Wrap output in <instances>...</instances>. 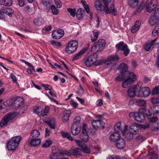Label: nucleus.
I'll return each instance as SVG.
<instances>
[{"mask_svg":"<svg viewBox=\"0 0 159 159\" xmlns=\"http://www.w3.org/2000/svg\"><path fill=\"white\" fill-rule=\"evenodd\" d=\"M128 67L127 65L124 63L120 64L117 68L120 73H123L127 75V78L123 82L122 86L124 88H127L128 85L134 83L137 79V77L133 72L128 71Z\"/></svg>","mask_w":159,"mask_h":159,"instance_id":"1","label":"nucleus"},{"mask_svg":"<svg viewBox=\"0 0 159 159\" xmlns=\"http://www.w3.org/2000/svg\"><path fill=\"white\" fill-rule=\"evenodd\" d=\"M17 116L16 112H9L4 116L0 122V126L1 128L7 126L12 122L13 120Z\"/></svg>","mask_w":159,"mask_h":159,"instance_id":"2","label":"nucleus"},{"mask_svg":"<svg viewBox=\"0 0 159 159\" xmlns=\"http://www.w3.org/2000/svg\"><path fill=\"white\" fill-rule=\"evenodd\" d=\"M21 140V137L20 136L12 137L7 143V148L8 149L11 151L16 149Z\"/></svg>","mask_w":159,"mask_h":159,"instance_id":"3","label":"nucleus"},{"mask_svg":"<svg viewBox=\"0 0 159 159\" xmlns=\"http://www.w3.org/2000/svg\"><path fill=\"white\" fill-rule=\"evenodd\" d=\"M106 43L104 39H99L98 42H95L91 48V51L93 53L101 52L105 47Z\"/></svg>","mask_w":159,"mask_h":159,"instance_id":"4","label":"nucleus"},{"mask_svg":"<svg viewBox=\"0 0 159 159\" xmlns=\"http://www.w3.org/2000/svg\"><path fill=\"white\" fill-rule=\"evenodd\" d=\"M78 46L77 41L76 40H72L68 44L65 48V51L68 53H72L76 51Z\"/></svg>","mask_w":159,"mask_h":159,"instance_id":"5","label":"nucleus"},{"mask_svg":"<svg viewBox=\"0 0 159 159\" xmlns=\"http://www.w3.org/2000/svg\"><path fill=\"white\" fill-rule=\"evenodd\" d=\"M116 47L117 48V51H120L122 52L125 56H127L129 53L130 51L128 48L127 44H125L123 42H120L116 44Z\"/></svg>","mask_w":159,"mask_h":159,"instance_id":"6","label":"nucleus"},{"mask_svg":"<svg viewBox=\"0 0 159 159\" xmlns=\"http://www.w3.org/2000/svg\"><path fill=\"white\" fill-rule=\"evenodd\" d=\"M98 56L96 54H94L89 56L85 61V64L87 67H90L97 61Z\"/></svg>","mask_w":159,"mask_h":159,"instance_id":"7","label":"nucleus"},{"mask_svg":"<svg viewBox=\"0 0 159 159\" xmlns=\"http://www.w3.org/2000/svg\"><path fill=\"white\" fill-rule=\"evenodd\" d=\"M140 88V86L138 83L134 87L130 88L128 91V94L130 97H137V94H138L139 89Z\"/></svg>","mask_w":159,"mask_h":159,"instance_id":"8","label":"nucleus"},{"mask_svg":"<svg viewBox=\"0 0 159 159\" xmlns=\"http://www.w3.org/2000/svg\"><path fill=\"white\" fill-rule=\"evenodd\" d=\"M138 94H137V97H148L151 91L149 88L148 87H144L140 88L139 89Z\"/></svg>","mask_w":159,"mask_h":159,"instance_id":"9","label":"nucleus"},{"mask_svg":"<svg viewBox=\"0 0 159 159\" xmlns=\"http://www.w3.org/2000/svg\"><path fill=\"white\" fill-rule=\"evenodd\" d=\"M158 0H151L146 7L147 11L151 13L153 10L158 5Z\"/></svg>","mask_w":159,"mask_h":159,"instance_id":"10","label":"nucleus"},{"mask_svg":"<svg viewBox=\"0 0 159 159\" xmlns=\"http://www.w3.org/2000/svg\"><path fill=\"white\" fill-rule=\"evenodd\" d=\"M120 59L119 56L115 54L111 55L108 57L105 61L104 63L107 65H109L111 63L112 61L117 62Z\"/></svg>","mask_w":159,"mask_h":159,"instance_id":"11","label":"nucleus"},{"mask_svg":"<svg viewBox=\"0 0 159 159\" xmlns=\"http://www.w3.org/2000/svg\"><path fill=\"white\" fill-rule=\"evenodd\" d=\"M64 31L62 29H58L53 31L52 36L54 39H59L64 35Z\"/></svg>","mask_w":159,"mask_h":159,"instance_id":"12","label":"nucleus"},{"mask_svg":"<svg viewBox=\"0 0 159 159\" xmlns=\"http://www.w3.org/2000/svg\"><path fill=\"white\" fill-rule=\"evenodd\" d=\"M139 127L137 123H134L129 127V132L131 134H136L139 133Z\"/></svg>","mask_w":159,"mask_h":159,"instance_id":"13","label":"nucleus"},{"mask_svg":"<svg viewBox=\"0 0 159 159\" xmlns=\"http://www.w3.org/2000/svg\"><path fill=\"white\" fill-rule=\"evenodd\" d=\"M27 143L32 146L36 147L41 143V141L40 139L30 138L27 141Z\"/></svg>","mask_w":159,"mask_h":159,"instance_id":"14","label":"nucleus"},{"mask_svg":"<svg viewBox=\"0 0 159 159\" xmlns=\"http://www.w3.org/2000/svg\"><path fill=\"white\" fill-rule=\"evenodd\" d=\"M157 38H156L154 40L151 41H148L146 43L144 46V48L146 51H149L152 47L156 42Z\"/></svg>","mask_w":159,"mask_h":159,"instance_id":"15","label":"nucleus"},{"mask_svg":"<svg viewBox=\"0 0 159 159\" xmlns=\"http://www.w3.org/2000/svg\"><path fill=\"white\" fill-rule=\"evenodd\" d=\"M43 122L48 125L52 129H54L55 128V119L53 118H50L48 120L45 119Z\"/></svg>","mask_w":159,"mask_h":159,"instance_id":"16","label":"nucleus"},{"mask_svg":"<svg viewBox=\"0 0 159 159\" xmlns=\"http://www.w3.org/2000/svg\"><path fill=\"white\" fill-rule=\"evenodd\" d=\"M91 124L93 128L95 129H97L102 126L103 122L101 120H95L92 121Z\"/></svg>","mask_w":159,"mask_h":159,"instance_id":"17","label":"nucleus"},{"mask_svg":"<svg viewBox=\"0 0 159 159\" xmlns=\"http://www.w3.org/2000/svg\"><path fill=\"white\" fill-rule=\"evenodd\" d=\"M80 131V127L76 125H72L71 127V133L74 135L78 134Z\"/></svg>","mask_w":159,"mask_h":159,"instance_id":"18","label":"nucleus"},{"mask_svg":"<svg viewBox=\"0 0 159 159\" xmlns=\"http://www.w3.org/2000/svg\"><path fill=\"white\" fill-rule=\"evenodd\" d=\"M116 144L118 148L122 149L125 146V142L124 139H120L116 141Z\"/></svg>","mask_w":159,"mask_h":159,"instance_id":"19","label":"nucleus"},{"mask_svg":"<svg viewBox=\"0 0 159 159\" xmlns=\"http://www.w3.org/2000/svg\"><path fill=\"white\" fill-rule=\"evenodd\" d=\"M135 120L139 122H143L145 120V116L143 114L136 112L135 116Z\"/></svg>","mask_w":159,"mask_h":159,"instance_id":"20","label":"nucleus"},{"mask_svg":"<svg viewBox=\"0 0 159 159\" xmlns=\"http://www.w3.org/2000/svg\"><path fill=\"white\" fill-rule=\"evenodd\" d=\"M85 11L82 8H80L76 11L77 18L80 20L83 19L84 16Z\"/></svg>","mask_w":159,"mask_h":159,"instance_id":"21","label":"nucleus"},{"mask_svg":"<svg viewBox=\"0 0 159 159\" xmlns=\"http://www.w3.org/2000/svg\"><path fill=\"white\" fill-rule=\"evenodd\" d=\"M23 102L24 99L22 97H20L16 98L14 101L15 105L16 108H18L21 106L23 105Z\"/></svg>","mask_w":159,"mask_h":159,"instance_id":"22","label":"nucleus"},{"mask_svg":"<svg viewBox=\"0 0 159 159\" xmlns=\"http://www.w3.org/2000/svg\"><path fill=\"white\" fill-rule=\"evenodd\" d=\"M120 136L119 132H115L111 134L110 137V140L111 141L116 142L120 139Z\"/></svg>","mask_w":159,"mask_h":159,"instance_id":"23","label":"nucleus"},{"mask_svg":"<svg viewBox=\"0 0 159 159\" xmlns=\"http://www.w3.org/2000/svg\"><path fill=\"white\" fill-rule=\"evenodd\" d=\"M140 25L141 23L140 21H136L131 29V32L134 33L138 31L140 28Z\"/></svg>","mask_w":159,"mask_h":159,"instance_id":"24","label":"nucleus"},{"mask_svg":"<svg viewBox=\"0 0 159 159\" xmlns=\"http://www.w3.org/2000/svg\"><path fill=\"white\" fill-rule=\"evenodd\" d=\"M102 2L104 5V10L105 11L106 13L107 14H109L111 12H110L109 9L108 8V5L110 3L111 0H102Z\"/></svg>","mask_w":159,"mask_h":159,"instance_id":"25","label":"nucleus"},{"mask_svg":"<svg viewBox=\"0 0 159 159\" xmlns=\"http://www.w3.org/2000/svg\"><path fill=\"white\" fill-rule=\"evenodd\" d=\"M71 112L69 110L64 111L63 112V116L62 120L63 122H66L69 120Z\"/></svg>","mask_w":159,"mask_h":159,"instance_id":"26","label":"nucleus"},{"mask_svg":"<svg viewBox=\"0 0 159 159\" xmlns=\"http://www.w3.org/2000/svg\"><path fill=\"white\" fill-rule=\"evenodd\" d=\"M80 148L81 151L86 154L89 153L90 152V148L84 143L81 145Z\"/></svg>","mask_w":159,"mask_h":159,"instance_id":"27","label":"nucleus"},{"mask_svg":"<svg viewBox=\"0 0 159 159\" xmlns=\"http://www.w3.org/2000/svg\"><path fill=\"white\" fill-rule=\"evenodd\" d=\"M85 49H83L80 50L77 54L75 55L72 59L73 60H76L81 58V56L83 55L86 52Z\"/></svg>","mask_w":159,"mask_h":159,"instance_id":"28","label":"nucleus"},{"mask_svg":"<svg viewBox=\"0 0 159 159\" xmlns=\"http://www.w3.org/2000/svg\"><path fill=\"white\" fill-rule=\"evenodd\" d=\"M139 0H128V4L132 8H134L139 4Z\"/></svg>","mask_w":159,"mask_h":159,"instance_id":"29","label":"nucleus"},{"mask_svg":"<svg viewBox=\"0 0 159 159\" xmlns=\"http://www.w3.org/2000/svg\"><path fill=\"white\" fill-rule=\"evenodd\" d=\"M12 3V0H0V4L5 6H11Z\"/></svg>","mask_w":159,"mask_h":159,"instance_id":"30","label":"nucleus"},{"mask_svg":"<svg viewBox=\"0 0 159 159\" xmlns=\"http://www.w3.org/2000/svg\"><path fill=\"white\" fill-rule=\"evenodd\" d=\"M80 139L83 141L85 142H87L89 139V137L88 135L87 132L82 133V134H80Z\"/></svg>","mask_w":159,"mask_h":159,"instance_id":"31","label":"nucleus"},{"mask_svg":"<svg viewBox=\"0 0 159 159\" xmlns=\"http://www.w3.org/2000/svg\"><path fill=\"white\" fill-rule=\"evenodd\" d=\"M95 6L96 9L98 10L102 11V8L103 5L100 1L96 0L95 2Z\"/></svg>","mask_w":159,"mask_h":159,"instance_id":"32","label":"nucleus"},{"mask_svg":"<svg viewBox=\"0 0 159 159\" xmlns=\"http://www.w3.org/2000/svg\"><path fill=\"white\" fill-rule=\"evenodd\" d=\"M60 157L59 154L57 153L52 149V154L49 156V159H57Z\"/></svg>","mask_w":159,"mask_h":159,"instance_id":"33","label":"nucleus"},{"mask_svg":"<svg viewBox=\"0 0 159 159\" xmlns=\"http://www.w3.org/2000/svg\"><path fill=\"white\" fill-rule=\"evenodd\" d=\"M61 136L64 138H67L68 140L73 141V139L71 136L70 134L69 133L62 132L61 133Z\"/></svg>","mask_w":159,"mask_h":159,"instance_id":"34","label":"nucleus"},{"mask_svg":"<svg viewBox=\"0 0 159 159\" xmlns=\"http://www.w3.org/2000/svg\"><path fill=\"white\" fill-rule=\"evenodd\" d=\"M34 111L39 116H42L43 109L41 108L37 107L36 109H34Z\"/></svg>","mask_w":159,"mask_h":159,"instance_id":"35","label":"nucleus"},{"mask_svg":"<svg viewBox=\"0 0 159 159\" xmlns=\"http://www.w3.org/2000/svg\"><path fill=\"white\" fill-rule=\"evenodd\" d=\"M81 151L80 149L78 148H76L72 150L73 154L76 157L79 156H81Z\"/></svg>","mask_w":159,"mask_h":159,"instance_id":"36","label":"nucleus"},{"mask_svg":"<svg viewBox=\"0 0 159 159\" xmlns=\"http://www.w3.org/2000/svg\"><path fill=\"white\" fill-rule=\"evenodd\" d=\"M81 2L82 3L83 7L87 13H90L88 5L86 1L84 0H81Z\"/></svg>","mask_w":159,"mask_h":159,"instance_id":"37","label":"nucleus"},{"mask_svg":"<svg viewBox=\"0 0 159 159\" xmlns=\"http://www.w3.org/2000/svg\"><path fill=\"white\" fill-rule=\"evenodd\" d=\"M43 19L41 17L38 18L34 20L35 25L37 26L41 25L43 23Z\"/></svg>","mask_w":159,"mask_h":159,"instance_id":"38","label":"nucleus"},{"mask_svg":"<svg viewBox=\"0 0 159 159\" xmlns=\"http://www.w3.org/2000/svg\"><path fill=\"white\" fill-rule=\"evenodd\" d=\"M39 132L37 129H34L31 132L30 134L31 136L33 138H36L40 135Z\"/></svg>","mask_w":159,"mask_h":159,"instance_id":"39","label":"nucleus"},{"mask_svg":"<svg viewBox=\"0 0 159 159\" xmlns=\"http://www.w3.org/2000/svg\"><path fill=\"white\" fill-rule=\"evenodd\" d=\"M159 20V19L152 15L150 17L149 21L150 24L152 25H153L157 22Z\"/></svg>","mask_w":159,"mask_h":159,"instance_id":"40","label":"nucleus"},{"mask_svg":"<svg viewBox=\"0 0 159 159\" xmlns=\"http://www.w3.org/2000/svg\"><path fill=\"white\" fill-rule=\"evenodd\" d=\"M126 74L120 73V75H118L116 78H115V80L116 81H121L123 80L126 77Z\"/></svg>","mask_w":159,"mask_h":159,"instance_id":"41","label":"nucleus"},{"mask_svg":"<svg viewBox=\"0 0 159 159\" xmlns=\"http://www.w3.org/2000/svg\"><path fill=\"white\" fill-rule=\"evenodd\" d=\"M137 105L140 107H144L146 105L145 102L143 100L138 99L136 101Z\"/></svg>","mask_w":159,"mask_h":159,"instance_id":"42","label":"nucleus"},{"mask_svg":"<svg viewBox=\"0 0 159 159\" xmlns=\"http://www.w3.org/2000/svg\"><path fill=\"white\" fill-rule=\"evenodd\" d=\"M67 11L70 13V15L74 17L76 14V10L75 9L68 8L67 9Z\"/></svg>","mask_w":159,"mask_h":159,"instance_id":"43","label":"nucleus"},{"mask_svg":"<svg viewBox=\"0 0 159 159\" xmlns=\"http://www.w3.org/2000/svg\"><path fill=\"white\" fill-rule=\"evenodd\" d=\"M42 2L43 5L47 8V10L48 11L50 7V2L46 0H42Z\"/></svg>","mask_w":159,"mask_h":159,"instance_id":"44","label":"nucleus"},{"mask_svg":"<svg viewBox=\"0 0 159 159\" xmlns=\"http://www.w3.org/2000/svg\"><path fill=\"white\" fill-rule=\"evenodd\" d=\"M145 4L143 2H142L136 9L135 13L141 12V10L144 8Z\"/></svg>","mask_w":159,"mask_h":159,"instance_id":"45","label":"nucleus"},{"mask_svg":"<svg viewBox=\"0 0 159 159\" xmlns=\"http://www.w3.org/2000/svg\"><path fill=\"white\" fill-rule=\"evenodd\" d=\"M145 139V138L141 135L138 136L135 138L136 140L139 142H142L144 141Z\"/></svg>","mask_w":159,"mask_h":159,"instance_id":"46","label":"nucleus"},{"mask_svg":"<svg viewBox=\"0 0 159 159\" xmlns=\"http://www.w3.org/2000/svg\"><path fill=\"white\" fill-rule=\"evenodd\" d=\"M50 42L51 44L54 46L59 47L61 46V43L60 42H57L56 40H51Z\"/></svg>","mask_w":159,"mask_h":159,"instance_id":"47","label":"nucleus"},{"mask_svg":"<svg viewBox=\"0 0 159 159\" xmlns=\"http://www.w3.org/2000/svg\"><path fill=\"white\" fill-rule=\"evenodd\" d=\"M93 37H94V39H93V36H91V40L92 42H94L98 38V32L93 31Z\"/></svg>","mask_w":159,"mask_h":159,"instance_id":"48","label":"nucleus"},{"mask_svg":"<svg viewBox=\"0 0 159 159\" xmlns=\"http://www.w3.org/2000/svg\"><path fill=\"white\" fill-rule=\"evenodd\" d=\"M80 121V118L79 116H77L75 117L73 120V125H77L79 123Z\"/></svg>","mask_w":159,"mask_h":159,"instance_id":"49","label":"nucleus"},{"mask_svg":"<svg viewBox=\"0 0 159 159\" xmlns=\"http://www.w3.org/2000/svg\"><path fill=\"white\" fill-rule=\"evenodd\" d=\"M50 110V107L49 106H46L45 107L43 111L42 116L44 117L47 115V114L49 112Z\"/></svg>","mask_w":159,"mask_h":159,"instance_id":"50","label":"nucleus"},{"mask_svg":"<svg viewBox=\"0 0 159 159\" xmlns=\"http://www.w3.org/2000/svg\"><path fill=\"white\" fill-rule=\"evenodd\" d=\"M52 143L51 140H46L45 143L43 144L42 147L43 148L48 147Z\"/></svg>","mask_w":159,"mask_h":159,"instance_id":"51","label":"nucleus"},{"mask_svg":"<svg viewBox=\"0 0 159 159\" xmlns=\"http://www.w3.org/2000/svg\"><path fill=\"white\" fill-rule=\"evenodd\" d=\"M151 102L153 104L159 103V99L158 97L157 98L153 97L151 98Z\"/></svg>","mask_w":159,"mask_h":159,"instance_id":"52","label":"nucleus"},{"mask_svg":"<svg viewBox=\"0 0 159 159\" xmlns=\"http://www.w3.org/2000/svg\"><path fill=\"white\" fill-rule=\"evenodd\" d=\"M152 15L159 20V8H157L155 10Z\"/></svg>","mask_w":159,"mask_h":159,"instance_id":"53","label":"nucleus"},{"mask_svg":"<svg viewBox=\"0 0 159 159\" xmlns=\"http://www.w3.org/2000/svg\"><path fill=\"white\" fill-rule=\"evenodd\" d=\"M51 9L52 12L53 14L55 15H57L58 13V11L54 5H52L51 6Z\"/></svg>","mask_w":159,"mask_h":159,"instance_id":"54","label":"nucleus"},{"mask_svg":"<svg viewBox=\"0 0 159 159\" xmlns=\"http://www.w3.org/2000/svg\"><path fill=\"white\" fill-rule=\"evenodd\" d=\"M111 11H110L111 13H112V14L114 15H116L117 13L116 10L115 9L114 7V5L113 4H111Z\"/></svg>","mask_w":159,"mask_h":159,"instance_id":"55","label":"nucleus"},{"mask_svg":"<svg viewBox=\"0 0 159 159\" xmlns=\"http://www.w3.org/2000/svg\"><path fill=\"white\" fill-rule=\"evenodd\" d=\"M153 113L154 114L159 113V105H156L154 106L152 108Z\"/></svg>","mask_w":159,"mask_h":159,"instance_id":"56","label":"nucleus"},{"mask_svg":"<svg viewBox=\"0 0 159 159\" xmlns=\"http://www.w3.org/2000/svg\"><path fill=\"white\" fill-rule=\"evenodd\" d=\"M120 125L121 123H119L116 124V125H115L114 128L115 131V132H118L119 133V131L120 130Z\"/></svg>","mask_w":159,"mask_h":159,"instance_id":"57","label":"nucleus"},{"mask_svg":"<svg viewBox=\"0 0 159 159\" xmlns=\"http://www.w3.org/2000/svg\"><path fill=\"white\" fill-rule=\"evenodd\" d=\"M42 86L45 88V89L46 91L48 90L50 91H52V88L50 85L42 84Z\"/></svg>","mask_w":159,"mask_h":159,"instance_id":"58","label":"nucleus"},{"mask_svg":"<svg viewBox=\"0 0 159 159\" xmlns=\"http://www.w3.org/2000/svg\"><path fill=\"white\" fill-rule=\"evenodd\" d=\"M159 93V86L156 87L153 90L152 94L153 95L157 94Z\"/></svg>","mask_w":159,"mask_h":159,"instance_id":"59","label":"nucleus"},{"mask_svg":"<svg viewBox=\"0 0 159 159\" xmlns=\"http://www.w3.org/2000/svg\"><path fill=\"white\" fill-rule=\"evenodd\" d=\"M70 155L71 154V152L69 150H64L60 152V155Z\"/></svg>","mask_w":159,"mask_h":159,"instance_id":"60","label":"nucleus"},{"mask_svg":"<svg viewBox=\"0 0 159 159\" xmlns=\"http://www.w3.org/2000/svg\"><path fill=\"white\" fill-rule=\"evenodd\" d=\"M27 109V107L26 106H24L21 107L19 113L21 114L22 113L25 112Z\"/></svg>","mask_w":159,"mask_h":159,"instance_id":"61","label":"nucleus"},{"mask_svg":"<svg viewBox=\"0 0 159 159\" xmlns=\"http://www.w3.org/2000/svg\"><path fill=\"white\" fill-rule=\"evenodd\" d=\"M55 2V3L57 5V7L59 8L61 7L62 4L60 0H54Z\"/></svg>","mask_w":159,"mask_h":159,"instance_id":"62","label":"nucleus"},{"mask_svg":"<svg viewBox=\"0 0 159 159\" xmlns=\"http://www.w3.org/2000/svg\"><path fill=\"white\" fill-rule=\"evenodd\" d=\"M148 120L151 122H157L158 120V118L156 116L152 117L149 118H148Z\"/></svg>","mask_w":159,"mask_h":159,"instance_id":"63","label":"nucleus"},{"mask_svg":"<svg viewBox=\"0 0 159 159\" xmlns=\"http://www.w3.org/2000/svg\"><path fill=\"white\" fill-rule=\"evenodd\" d=\"M10 77L13 82L16 83H17V80L16 77L13 73H12L11 74Z\"/></svg>","mask_w":159,"mask_h":159,"instance_id":"64","label":"nucleus"}]
</instances>
